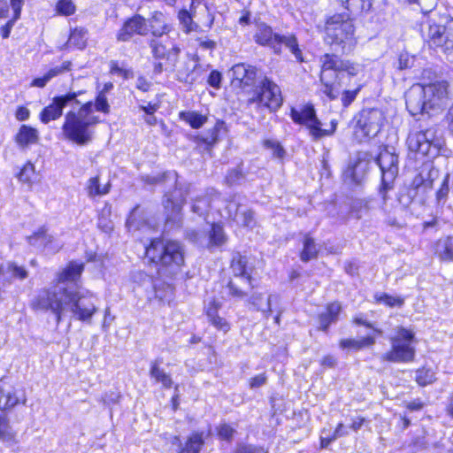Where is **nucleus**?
I'll return each instance as SVG.
<instances>
[{"label": "nucleus", "instance_id": "obj_1", "mask_svg": "<svg viewBox=\"0 0 453 453\" xmlns=\"http://www.w3.org/2000/svg\"><path fill=\"white\" fill-rule=\"evenodd\" d=\"M83 272V264L70 262L58 273V283L41 290L32 302L35 310L51 311L57 324L62 320L65 311H71L73 318L90 322L97 311L96 296L88 290L81 291L76 281Z\"/></svg>", "mask_w": 453, "mask_h": 453}, {"label": "nucleus", "instance_id": "obj_2", "mask_svg": "<svg viewBox=\"0 0 453 453\" xmlns=\"http://www.w3.org/2000/svg\"><path fill=\"white\" fill-rule=\"evenodd\" d=\"M409 113H429L442 109L448 102V85L445 81L419 84L411 87L405 95Z\"/></svg>", "mask_w": 453, "mask_h": 453}, {"label": "nucleus", "instance_id": "obj_3", "mask_svg": "<svg viewBox=\"0 0 453 453\" xmlns=\"http://www.w3.org/2000/svg\"><path fill=\"white\" fill-rule=\"evenodd\" d=\"M325 33L326 43L342 54L351 52L357 43L353 19L347 13H335L327 18Z\"/></svg>", "mask_w": 453, "mask_h": 453}, {"label": "nucleus", "instance_id": "obj_4", "mask_svg": "<svg viewBox=\"0 0 453 453\" xmlns=\"http://www.w3.org/2000/svg\"><path fill=\"white\" fill-rule=\"evenodd\" d=\"M321 63L320 81L325 87L324 93L330 98L338 95L345 73L356 76L361 70L359 65L342 59L336 55L325 54Z\"/></svg>", "mask_w": 453, "mask_h": 453}, {"label": "nucleus", "instance_id": "obj_5", "mask_svg": "<svg viewBox=\"0 0 453 453\" xmlns=\"http://www.w3.org/2000/svg\"><path fill=\"white\" fill-rule=\"evenodd\" d=\"M146 256L151 262L165 267L169 274H174L184 265L183 247L176 241L154 239L146 248Z\"/></svg>", "mask_w": 453, "mask_h": 453}, {"label": "nucleus", "instance_id": "obj_6", "mask_svg": "<svg viewBox=\"0 0 453 453\" xmlns=\"http://www.w3.org/2000/svg\"><path fill=\"white\" fill-rule=\"evenodd\" d=\"M391 348L381 355V360L391 363H411L416 357L418 342L415 332L403 326H397L389 337Z\"/></svg>", "mask_w": 453, "mask_h": 453}, {"label": "nucleus", "instance_id": "obj_7", "mask_svg": "<svg viewBox=\"0 0 453 453\" xmlns=\"http://www.w3.org/2000/svg\"><path fill=\"white\" fill-rule=\"evenodd\" d=\"M422 36L429 48L453 55V20L446 25L429 20L422 27Z\"/></svg>", "mask_w": 453, "mask_h": 453}, {"label": "nucleus", "instance_id": "obj_8", "mask_svg": "<svg viewBox=\"0 0 453 453\" xmlns=\"http://www.w3.org/2000/svg\"><path fill=\"white\" fill-rule=\"evenodd\" d=\"M96 122L92 115H66L63 134L67 140L84 146L92 140L91 127Z\"/></svg>", "mask_w": 453, "mask_h": 453}, {"label": "nucleus", "instance_id": "obj_9", "mask_svg": "<svg viewBox=\"0 0 453 453\" xmlns=\"http://www.w3.org/2000/svg\"><path fill=\"white\" fill-rule=\"evenodd\" d=\"M250 104H256L260 111H276L282 104L280 89L277 84L267 78L261 81L260 91L257 96L249 100Z\"/></svg>", "mask_w": 453, "mask_h": 453}, {"label": "nucleus", "instance_id": "obj_10", "mask_svg": "<svg viewBox=\"0 0 453 453\" xmlns=\"http://www.w3.org/2000/svg\"><path fill=\"white\" fill-rule=\"evenodd\" d=\"M188 188L176 187L173 191L167 192L163 199L164 213L166 223L178 224L181 219V210L186 202Z\"/></svg>", "mask_w": 453, "mask_h": 453}, {"label": "nucleus", "instance_id": "obj_11", "mask_svg": "<svg viewBox=\"0 0 453 453\" xmlns=\"http://www.w3.org/2000/svg\"><path fill=\"white\" fill-rule=\"evenodd\" d=\"M376 162L381 171L383 190L391 188V184L398 173L397 156L388 149H384L380 152Z\"/></svg>", "mask_w": 453, "mask_h": 453}, {"label": "nucleus", "instance_id": "obj_12", "mask_svg": "<svg viewBox=\"0 0 453 453\" xmlns=\"http://www.w3.org/2000/svg\"><path fill=\"white\" fill-rule=\"evenodd\" d=\"M294 122L303 125L310 129L315 138H320L333 134L336 128L337 122L330 119L327 125L325 119H319L317 115H291Z\"/></svg>", "mask_w": 453, "mask_h": 453}, {"label": "nucleus", "instance_id": "obj_13", "mask_svg": "<svg viewBox=\"0 0 453 453\" xmlns=\"http://www.w3.org/2000/svg\"><path fill=\"white\" fill-rule=\"evenodd\" d=\"M149 33L146 19L136 14L127 19L117 34L119 42H128L134 35H146Z\"/></svg>", "mask_w": 453, "mask_h": 453}, {"label": "nucleus", "instance_id": "obj_14", "mask_svg": "<svg viewBox=\"0 0 453 453\" xmlns=\"http://www.w3.org/2000/svg\"><path fill=\"white\" fill-rule=\"evenodd\" d=\"M354 136L358 142L375 136L380 131L378 121L372 115H357L353 120Z\"/></svg>", "mask_w": 453, "mask_h": 453}, {"label": "nucleus", "instance_id": "obj_15", "mask_svg": "<svg viewBox=\"0 0 453 453\" xmlns=\"http://www.w3.org/2000/svg\"><path fill=\"white\" fill-rule=\"evenodd\" d=\"M76 93H69L65 96L56 97L54 98L52 104L45 108L42 113H61V111L66 107H71V110H69L67 113H73V111L76 110L79 106H81L80 110H89L91 104H82L81 101L76 99Z\"/></svg>", "mask_w": 453, "mask_h": 453}, {"label": "nucleus", "instance_id": "obj_16", "mask_svg": "<svg viewBox=\"0 0 453 453\" xmlns=\"http://www.w3.org/2000/svg\"><path fill=\"white\" fill-rule=\"evenodd\" d=\"M160 37H155L150 41V47L151 49L152 56L155 59H165L168 62L169 67H174L180 49L174 45L168 47L159 40Z\"/></svg>", "mask_w": 453, "mask_h": 453}, {"label": "nucleus", "instance_id": "obj_17", "mask_svg": "<svg viewBox=\"0 0 453 453\" xmlns=\"http://www.w3.org/2000/svg\"><path fill=\"white\" fill-rule=\"evenodd\" d=\"M232 86L245 88L255 84L256 68L244 64H237L232 67Z\"/></svg>", "mask_w": 453, "mask_h": 453}, {"label": "nucleus", "instance_id": "obj_18", "mask_svg": "<svg viewBox=\"0 0 453 453\" xmlns=\"http://www.w3.org/2000/svg\"><path fill=\"white\" fill-rule=\"evenodd\" d=\"M434 132L426 130L410 134L407 138V145L410 150L426 155L434 143Z\"/></svg>", "mask_w": 453, "mask_h": 453}, {"label": "nucleus", "instance_id": "obj_19", "mask_svg": "<svg viewBox=\"0 0 453 453\" xmlns=\"http://www.w3.org/2000/svg\"><path fill=\"white\" fill-rule=\"evenodd\" d=\"M280 35L274 33L271 27L259 24L254 35L257 43L270 47L275 53L280 52Z\"/></svg>", "mask_w": 453, "mask_h": 453}, {"label": "nucleus", "instance_id": "obj_20", "mask_svg": "<svg viewBox=\"0 0 453 453\" xmlns=\"http://www.w3.org/2000/svg\"><path fill=\"white\" fill-rule=\"evenodd\" d=\"M146 21L149 32L154 37H162L172 30V25L170 24L168 18L162 12L154 11Z\"/></svg>", "mask_w": 453, "mask_h": 453}, {"label": "nucleus", "instance_id": "obj_21", "mask_svg": "<svg viewBox=\"0 0 453 453\" xmlns=\"http://www.w3.org/2000/svg\"><path fill=\"white\" fill-rule=\"evenodd\" d=\"M27 277V271L13 262H4L0 258V283L3 286L11 284L13 280H24Z\"/></svg>", "mask_w": 453, "mask_h": 453}, {"label": "nucleus", "instance_id": "obj_22", "mask_svg": "<svg viewBox=\"0 0 453 453\" xmlns=\"http://www.w3.org/2000/svg\"><path fill=\"white\" fill-rule=\"evenodd\" d=\"M26 402L27 398L25 395H23V398H20L18 395V390L13 386L5 382L0 383V410H10L19 403L26 404Z\"/></svg>", "mask_w": 453, "mask_h": 453}, {"label": "nucleus", "instance_id": "obj_23", "mask_svg": "<svg viewBox=\"0 0 453 453\" xmlns=\"http://www.w3.org/2000/svg\"><path fill=\"white\" fill-rule=\"evenodd\" d=\"M0 441L12 451H19V438L18 432L4 418H0Z\"/></svg>", "mask_w": 453, "mask_h": 453}, {"label": "nucleus", "instance_id": "obj_24", "mask_svg": "<svg viewBox=\"0 0 453 453\" xmlns=\"http://www.w3.org/2000/svg\"><path fill=\"white\" fill-rule=\"evenodd\" d=\"M250 288L251 280L238 277L232 278L226 286L229 296L235 299L246 297Z\"/></svg>", "mask_w": 453, "mask_h": 453}, {"label": "nucleus", "instance_id": "obj_25", "mask_svg": "<svg viewBox=\"0 0 453 453\" xmlns=\"http://www.w3.org/2000/svg\"><path fill=\"white\" fill-rule=\"evenodd\" d=\"M341 311L342 306L339 303H329L326 311L319 316V329L326 331L332 323H335L339 319Z\"/></svg>", "mask_w": 453, "mask_h": 453}, {"label": "nucleus", "instance_id": "obj_26", "mask_svg": "<svg viewBox=\"0 0 453 453\" xmlns=\"http://www.w3.org/2000/svg\"><path fill=\"white\" fill-rule=\"evenodd\" d=\"M276 295H269L265 300L264 296L260 293H254L249 299V303L257 310L261 311L266 318L271 314V304L274 300H278Z\"/></svg>", "mask_w": 453, "mask_h": 453}, {"label": "nucleus", "instance_id": "obj_27", "mask_svg": "<svg viewBox=\"0 0 453 453\" xmlns=\"http://www.w3.org/2000/svg\"><path fill=\"white\" fill-rule=\"evenodd\" d=\"M376 339L372 335H367L361 339H342L340 341V348L342 349L358 351L365 348L373 346Z\"/></svg>", "mask_w": 453, "mask_h": 453}, {"label": "nucleus", "instance_id": "obj_28", "mask_svg": "<svg viewBox=\"0 0 453 453\" xmlns=\"http://www.w3.org/2000/svg\"><path fill=\"white\" fill-rule=\"evenodd\" d=\"M219 197V193L214 188H208L203 196L195 199L192 211L195 213L203 215L211 206V202Z\"/></svg>", "mask_w": 453, "mask_h": 453}, {"label": "nucleus", "instance_id": "obj_29", "mask_svg": "<svg viewBox=\"0 0 453 453\" xmlns=\"http://www.w3.org/2000/svg\"><path fill=\"white\" fill-rule=\"evenodd\" d=\"M197 64L194 60H188L177 70V79L185 83H193L197 79Z\"/></svg>", "mask_w": 453, "mask_h": 453}, {"label": "nucleus", "instance_id": "obj_30", "mask_svg": "<svg viewBox=\"0 0 453 453\" xmlns=\"http://www.w3.org/2000/svg\"><path fill=\"white\" fill-rule=\"evenodd\" d=\"M111 184L108 182L104 186L100 184L99 176L91 177L87 180L86 192L88 197L94 198L96 196H105L110 192Z\"/></svg>", "mask_w": 453, "mask_h": 453}, {"label": "nucleus", "instance_id": "obj_31", "mask_svg": "<svg viewBox=\"0 0 453 453\" xmlns=\"http://www.w3.org/2000/svg\"><path fill=\"white\" fill-rule=\"evenodd\" d=\"M150 375L157 383H161L165 388H170L173 386L170 374L160 367V363L157 360L150 363Z\"/></svg>", "mask_w": 453, "mask_h": 453}, {"label": "nucleus", "instance_id": "obj_32", "mask_svg": "<svg viewBox=\"0 0 453 453\" xmlns=\"http://www.w3.org/2000/svg\"><path fill=\"white\" fill-rule=\"evenodd\" d=\"M231 269L233 278H244L251 280L250 273L248 270V259L245 256L236 255L233 257Z\"/></svg>", "mask_w": 453, "mask_h": 453}, {"label": "nucleus", "instance_id": "obj_33", "mask_svg": "<svg viewBox=\"0 0 453 453\" xmlns=\"http://www.w3.org/2000/svg\"><path fill=\"white\" fill-rule=\"evenodd\" d=\"M436 254L441 260L453 261V235L441 238L437 242Z\"/></svg>", "mask_w": 453, "mask_h": 453}, {"label": "nucleus", "instance_id": "obj_34", "mask_svg": "<svg viewBox=\"0 0 453 453\" xmlns=\"http://www.w3.org/2000/svg\"><path fill=\"white\" fill-rule=\"evenodd\" d=\"M345 8L349 12V16H357L368 12L372 6V0H347Z\"/></svg>", "mask_w": 453, "mask_h": 453}, {"label": "nucleus", "instance_id": "obj_35", "mask_svg": "<svg viewBox=\"0 0 453 453\" xmlns=\"http://www.w3.org/2000/svg\"><path fill=\"white\" fill-rule=\"evenodd\" d=\"M416 190L411 188H405L402 190L398 196L399 203L406 209H410L411 213H414L417 205L423 206V203L415 199Z\"/></svg>", "mask_w": 453, "mask_h": 453}, {"label": "nucleus", "instance_id": "obj_36", "mask_svg": "<svg viewBox=\"0 0 453 453\" xmlns=\"http://www.w3.org/2000/svg\"><path fill=\"white\" fill-rule=\"evenodd\" d=\"M319 250L313 238L306 235L303 240V248L300 254L303 262H308L317 257Z\"/></svg>", "mask_w": 453, "mask_h": 453}, {"label": "nucleus", "instance_id": "obj_37", "mask_svg": "<svg viewBox=\"0 0 453 453\" xmlns=\"http://www.w3.org/2000/svg\"><path fill=\"white\" fill-rule=\"evenodd\" d=\"M37 140V131L27 126H22L16 136L17 142L21 146L34 143Z\"/></svg>", "mask_w": 453, "mask_h": 453}, {"label": "nucleus", "instance_id": "obj_38", "mask_svg": "<svg viewBox=\"0 0 453 453\" xmlns=\"http://www.w3.org/2000/svg\"><path fill=\"white\" fill-rule=\"evenodd\" d=\"M18 178L20 181L27 184H32L36 181L38 173L35 171V165L27 162L18 173Z\"/></svg>", "mask_w": 453, "mask_h": 453}, {"label": "nucleus", "instance_id": "obj_39", "mask_svg": "<svg viewBox=\"0 0 453 453\" xmlns=\"http://www.w3.org/2000/svg\"><path fill=\"white\" fill-rule=\"evenodd\" d=\"M282 44H284L287 48L289 49V50L299 62L303 61L302 51L298 47V43L295 35H282L280 39V46Z\"/></svg>", "mask_w": 453, "mask_h": 453}, {"label": "nucleus", "instance_id": "obj_40", "mask_svg": "<svg viewBox=\"0 0 453 453\" xmlns=\"http://www.w3.org/2000/svg\"><path fill=\"white\" fill-rule=\"evenodd\" d=\"M203 443V434L194 433L188 440L183 451L186 453H199Z\"/></svg>", "mask_w": 453, "mask_h": 453}, {"label": "nucleus", "instance_id": "obj_41", "mask_svg": "<svg viewBox=\"0 0 453 453\" xmlns=\"http://www.w3.org/2000/svg\"><path fill=\"white\" fill-rule=\"evenodd\" d=\"M226 242V236L223 231V227L220 225L213 224L209 233V243L210 246H219Z\"/></svg>", "mask_w": 453, "mask_h": 453}, {"label": "nucleus", "instance_id": "obj_42", "mask_svg": "<svg viewBox=\"0 0 453 453\" xmlns=\"http://www.w3.org/2000/svg\"><path fill=\"white\" fill-rule=\"evenodd\" d=\"M27 240L31 245L45 247L51 242L52 237L47 234L44 228H41L38 232L27 237Z\"/></svg>", "mask_w": 453, "mask_h": 453}, {"label": "nucleus", "instance_id": "obj_43", "mask_svg": "<svg viewBox=\"0 0 453 453\" xmlns=\"http://www.w3.org/2000/svg\"><path fill=\"white\" fill-rule=\"evenodd\" d=\"M87 31L83 28H75L70 35L68 44L82 49L87 42Z\"/></svg>", "mask_w": 453, "mask_h": 453}, {"label": "nucleus", "instance_id": "obj_44", "mask_svg": "<svg viewBox=\"0 0 453 453\" xmlns=\"http://www.w3.org/2000/svg\"><path fill=\"white\" fill-rule=\"evenodd\" d=\"M435 380V372L432 369L421 368L416 372V381L421 387L432 384Z\"/></svg>", "mask_w": 453, "mask_h": 453}, {"label": "nucleus", "instance_id": "obj_45", "mask_svg": "<svg viewBox=\"0 0 453 453\" xmlns=\"http://www.w3.org/2000/svg\"><path fill=\"white\" fill-rule=\"evenodd\" d=\"M431 170L428 166H423L420 172L415 176L413 185L417 188L419 186L430 187L432 186V180L430 179Z\"/></svg>", "mask_w": 453, "mask_h": 453}, {"label": "nucleus", "instance_id": "obj_46", "mask_svg": "<svg viewBox=\"0 0 453 453\" xmlns=\"http://www.w3.org/2000/svg\"><path fill=\"white\" fill-rule=\"evenodd\" d=\"M142 181L146 184L154 185L161 183L166 180H170L176 183V173H164L157 176L144 175L142 177Z\"/></svg>", "mask_w": 453, "mask_h": 453}, {"label": "nucleus", "instance_id": "obj_47", "mask_svg": "<svg viewBox=\"0 0 453 453\" xmlns=\"http://www.w3.org/2000/svg\"><path fill=\"white\" fill-rule=\"evenodd\" d=\"M56 11L58 14L70 16L75 12L76 6L73 0H58L56 5Z\"/></svg>", "mask_w": 453, "mask_h": 453}, {"label": "nucleus", "instance_id": "obj_48", "mask_svg": "<svg viewBox=\"0 0 453 453\" xmlns=\"http://www.w3.org/2000/svg\"><path fill=\"white\" fill-rule=\"evenodd\" d=\"M180 119L189 124L193 128H199L207 120L206 115H180Z\"/></svg>", "mask_w": 453, "mask_h": 453}, {"label": "nucleus", "instance_id": "obj_49", "mask_svg": "<svg viewBox=\"0 0 453 453\" xmlns=\"http://www.w3.org/2000/svg\"><path fill=\"white\" fill-rule=\"evenodd\" d=\"M178 18L186 33H189L194 30L195 24L193 23L192 18L187 10L180 11Z\"/></svg>", "mask_w": 453, "mask_h": 453}, {"label": "nucleus", "instance_id": "obj_50", "mask_svg": "<svg viewBox=\"0 0 453 453\" xmlns=\"http://www.w3.org/2000/svg\"><path fill=\"white\" fill-rule=\"evenodd\" d=\"M376 299L379 302H383L389 307L394 306H402L403 303V299L398 296H392L387 294H381L380 296L376 295Z\"/></svg>", "mask_w": 453, "mask_h": 453}, {"label": "nucleus", "instance_id": "obj_51", "mask_svg": "<svg viewBox=\"0 0 453 453\" xmlns=\"http://www.w3.org/2000/svg\"><path fill=\"white\" fill-rule=\"evenodd\" d=\"M222 130H225L224 123L218 122L211 130V135L203 138V142L208 146H212L219 139V135Z\"/></svg>", "mask_w": 453, "mask_h": 453}, {"label": "nucleus", "instance_id": "obj_52", "mask_svg": "<svg viewBox=\"0 0 453 453\" xmlns=\"http://www.w3.org/2000/svg\"><path fill=\"white\" fill-rule=\"evenodd\" d=\"M241 204L234 200H231L226 206L227 217L236 222V219L239 218L241 212Z\"/></svg>", "mask_w": 453, "mask_h": 453}, {"label": "nucleus", "instance_id": "obj_53", "mask_svg": "<svg viewBox=\"0 0 453 453\" xmlns=\"http://www.w3.org/2000/svg\"><path fill=\"white\" fill-rule=\"evenodd\" d=\"M253 218L254 213L251 210L243 209L241 211L239 218L236 219V223L244 226H250Z\"/></svg>", "mask_w": 453, "mask_h": 453}, {"label": "nucleus", "instance_id": "obj_54", "mask_svg": "<svg viewBox=\"0 0 453 453\" xmlns=\"http://www.w3.org/2000/svg\"><path fill=\"white\" fill-rule=\"evenodd\" d=\"M235 433V429L226 423L219 425L218 427V434L223 440L231 441Z\"/></svg>", "mask_w": 453, "mask_h": 453}, {"label": "nucleus", "instance_id": "obj_55", "mask_svg": "<svg viewBox=\"0 0 453 453\" xmlns=\"http://www.w3.org/2000/svg\"><path fill=\"white\" fill-rule=\"evenodd\" d=\"M265 148L271 150L273 151V154L274 157L282 158L285 154V150L280 145L278 142L272 141V140H266L264 142Z\"/></svg>", "mask_w": 453, "mask_h": 453}, {"label": "nucleus", "instance_id": "obj_56", "mask_svg": "<svg viewBox=\"0 0 453 453\" xmlns=\"http://www.w3.org/2000/svg\"><path fill=\"white\" fill-rule=\"evenodd\" d=\"M440 226V220L437 217L431 216L428 219L421 223L422 232L437 231Z\"/></svg>", "mask_w": 453, "mask_h": 453}, {"label": "nucleus", "instance_id": "obj_57", "mask_svg": "<svg viewBox=\"0 0 453 453\" xmlns=\"http://www.w3.org/2000/svg\"><path fill=\"white\" fill-rule=\"evenodd\" d=\"M71 62L70 61H65L61 65L53 67L50 69L46 74L51 80L52 78L65 73L70 70L71 68Z\"/></svg>", "mask_w": 453, "mask_h": 453}, {"label": "nucleus", "instance_id": "obj_58", "mask_svg": "<svg viewBox=\"0 0 453 453\" xmlns=\"http://www.w3.org/2000/svg\"><path fill=\"white\" fill-rule=\"evenodd\" d=\"M109 215L110 211L103 210L102 215L98 219V226L100 229H102L105 233H110L113 229V224L112 222L108 219L106 217H104V214Z\"/></svg>", "mask_w": 453, "mask_h": 453}, {"label": "nucleus", "instance_id": "obj_59", "mask_svg": "<svg viewBox=\"0 0 453 453\" xmlns=\"http://www.w3.org/2000/svg\"><path fill=\"white\" fill-rule=\"evenodd\" d=\"M138 209V206L134 207L127 219V226L130 231L140 229V223L136 219Z\"/></svg>", "mask_w": 453, "mask_h": 453}, {"label": "nucleus", "instance_id": "obj_60", "mask_svg": "<svg viewBox=\"0 0 453 453\" xmlns=\"http://www.w3.org/2000/svg\"><path fill=\"white\" fill-rule=\"evenodd\" d=\"M95 109L97 111H109V104L107 102V98L104 92H100L99 95L96 97V103H95Z\"/></svg>", "mask_w": 453, "mask_h": 453}, {"label": "nucleus", "instance_id": "obj_61", "mask_svg": "<svg viewBox=\"0 0 453 453\" xmlns=\"http://www.w3.org/2000/svg\"><path fill=\"white\" fill-rule=\"evenodd\" d=\"M209 321L217 329L221 330L223 332H227L229 330V328H230V326L227 323V321L224 318L219 317V315L213 317Z\"/></svg>", "mask_w": 453, "mask_h": 453}, {"label": "nucleus", "instance_id": "obj_62", "mask_svg": "<svg viewBox=\"0 0 453 453\" xmlns=\"http://www.w3.org/2000/svg\"><path fill=\"white\" fill-rule=\"evenodd\" d=\"M110 71L112 74H118L123 76L124 78H128L129 74L131 73L130 70L124 69L115 61L111 62Z\"/></svg>", "mask_w": 453, "mask_h": 453}, {"label": "nucleus", "instance_id": "obj_63", "mask_svg": "<svg viewBox=\"0 0 453 453\" xmlns=\"http://www.w3.org/2000/svg\"><path fill=\"white\" fill-rule=\"evenodd\" d=\"M266 382V376L265 373H262V374H258L253 378L250 379V387L251 388H259L263 385H265Z\"/></svg>", "mask_w": 453, "mask_h": 453}, {"label": "nucleus", "instance_id": "obj_64", "mask_svg": "<svg viewBox=\"0 0 453 453\" xmlns=\"http://www.w3.org/2000/svg\"><path fill=\"white\" fill-rule=\"evenodd\" d=\"M234 453H264L261 449L252 445H239Z\"/></svg>", "mask_w": 453, "mask_h": 453}]
</instances>
